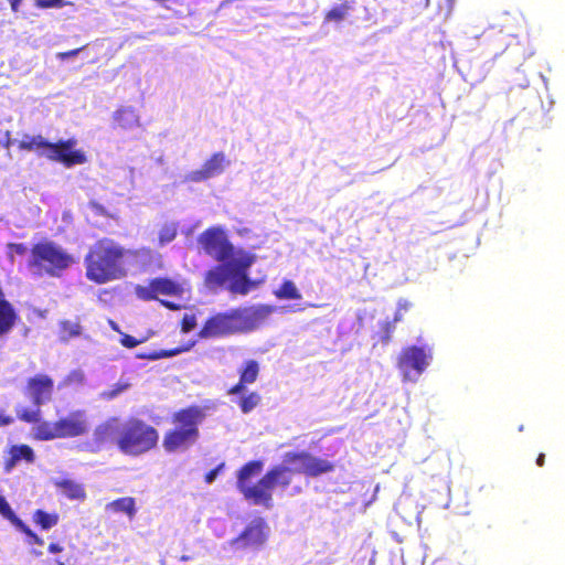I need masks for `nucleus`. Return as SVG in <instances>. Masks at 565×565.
<instances>
[{"mask_svg":"<svg viewBox=\"0 0 565 565\" xmlns=\"http://www.w3.org/2000/svg\"><path fill=\"white\" fill-rule=\"evenodd\" d=\"M286 465H298L291 469L284 465L271 467L255 484L252 479L258 476L264 463L260 460H252L243 465L237 471L236 487L244 499L253 504L271 507L273 490L275 487L287 488L291 483L292 472L303 473L310 478L334 471L335 465L324 458L316 457L309 451H288L284 455Z\"/></svg>","mask_w":565,"mask_h":565,"instance_id":"f257e3e1","label":"nucleus"},{"mask_svg":"<svg viewBox=\"0 0 565 565\" xmlns=\"http://www.w3.org/2000/svg\"><path fill=\"white\" fill-rule=\"evenodd\" d=\"M198 243L202 249L221 263L204 274V285L210 290L222 288L231 279L227 289L234 295H247L257 287V282L247 276L255 256L243 249H236L223 228L212 226L203 231Z\"/></svg>","mask_w":565,"mask_h":565,"instance_id":"f03ea898","label":"nucleus"},{"mask_svg":"<svg viewBox=\"0 0 565 565\" xmlns=\"http://www.w3.org/2000/svg\"><path fill=\"white\" fill-rule=\"evenodd\" d=\"M128 256H137V252L126 249L111 238H100L84 257L85 276L97 285L122 279L128 274Z\"/></svg>","mask_w":565,"mask_h":565,"instance_id":"7ed1b4c3","label":"nucleus"},{"mask_svg":"<svg viewBox=\"0 0 565 565\" xmlns=\"http://www.w3.org/2000/svg\"><path fill=\"white\" fill-rule=\"evenodd\" d=\"M21 422L36 424L33 428V437L40 441L54 439L76 438L84 436L89 430V422L85 411L75 409L55 422L42 420V411L39 408H22L17 413Z\"/></svg>","mask_w":565,"mask_h":565,"instance_id":"20e7f679","label":"nucleus"},{"mask_svg":"<svg viewBox=\"0 0 565 565\" xmlns=\"http://www.w3.org/2000/svg\"><path fill=\"white\" fill-rule=\"evenodd\" d=\"M206 418L205 407L189 405L171 415L172 428L164 431L162 447L167 454L184 451L200 438V425Z\"/></svg>","mask_w":565,"mask_h":565,"instance_id":"39448f33","label":"nucleus"},{"mask_svg":"<svg viewBox=\"0 0 565 565\" xmlns=\"http://www.w3.org/2000/svg\"><path fill=\"white\" fill-rule=\"evenodd\" d=\"M263 312L258 308H234L211 315L198 332L200 339H222L257 328Z\"/></svg>","mask_w":565,"mask_h":565,"instance_id":"423d86ee","label":"nucleus"},{"mask_svg":"<svg viewBox=\"0 0 565 565\" xmlns=\"http://www.w3.org/2000/svg\"><path fill=\"white\" fill-rule=\"evenodd\" d=\"M73 263V256L64 248L44 239L32 245L28 268L39 277H61Z\"/></svg>","mask_w":565,"mask_h":565,"instance_id":"0eeeda50","label":"nucleus"},{"mask_svg":"<svg viewBox=\"0 0 565 565\" xmlns=\"http://www.w3.org/2000/svg\"><path fill=\"white\" fill-rule=\"evenodd\" d=\"M159 431L143 419L129 417L122 422L118 449L127 456L138 457L157 448Z\"/></svg>","mask_w":565,"mask_h":565,"instance_id":"6e6552de","label":"nucleus"},{"mask_svg":"<svg viewBox=\"0 0 565 565\" xmlns=\"http://www.w3.org/2000/svg\"><path fill=\"white\" fill-rule=\"evenodd\" d=\"M76 143L77 141L74 138L56 142L49 141L45 158L50 161L60 162L66 168L84 164L87 158L82 150L75 149Z\"/></svg>","mask_w":565,"mask_h":565,"instance_id":"1a4fd4ad","label":"nucleus"},{"mask_svg":"<svg viewBox=\"0 0 565 565\" xmlns=\"http://www.w3.org/2000/svg\"><path fill=\"white\" fill-rule=\"evenodd\" d=\"M136 296L143 301L158 300L159 295L181 296L183 287L178 281L168 277H157L149 280L147 286L138 285L135 288Z\"/></svg>","mask_w":565,"mask_h":565,"instance_id":"9d476101","label":"nucleus"},{"mask_svg":"<svg viewBox=\"0 0 565 565\" xmlns=\"http://www.w3.org/2000/svg\"><path fill=\"white\" fill-rule=\"evenodd\" d=\"M24 393L35 408L41 409L40 407L53 397L54 381L46 374H36L28 379Z\"/></svg>","mask_w":565,"mask_h":565,"instance_id":"9b49d317","label":"nucleus"},{"mask_svg":"<svg viewBox=\"0 0 565 565\" xmlns=\"http://www.w3.org/2000/svg\"><path fill=\"white\" fill-rule=\"evenodd\" d=\"M429 354L424 348L411 345L404 348L397 359V367L408 376L412 371L420 375L428 366Z\"/></svg>","mask_w":565,"mask_h":565,"instance_id":"f8f14e48","label":"nucleus"},{"mask_svg":"<svg viewBox=\"0 0 565 565\" xmlns=\"http://www.w3.org/2000/svg\"><path fill=\"white\" fill-rule=\"evenodd\" d=\"M227 166H230V160L226 158V154L222 151L215 152L205 160L200 169L189 172L184 180L186 182L200 183L220 175Z\"/></svg>","mask_w":565,"mask_h":565,"instance_id":"ddd939ff","label":"nucleus"},{"mask_svg":"<svg viewBox=\"0 0 565 565\" xmlns=\"http://www.w3.org/2000/svg\"><path fill=\"white\" fill-rule=\"evenodd\" d=\"M266 529L267 525L264 520H255L232 541V544L237 545L239 548L259 547L267 540Z\"/></svg>","mask_w":565,"mask_h":565,"instance_id":"4468645a","label":"nucleus"},{"mask_svg":"<svg viewBox=\"0 0 565 565\" xmlns=\"http://www.w3.org/2000/svg\"><path fill=\"white\" fill-rule=\"evenodd\" d=\"M122 422L118 417H110L96 426L93 433L94 444L100 448L106 445H116L121 435Z\"/></svg>","mask_w":565,"mask_h":565,"instance_id":"2eb2a0df","label":"nucleus"},{"mask_svg":"<svg viewBox=\"0 0 565 565\" xmlns=\"http://www.w3.org/2000/svg\"><path fill=\"white\" fill-rule=\"evenodd\" d=\"M259 363L256 360H246L238 370L239 380L228 390L230 395H236L244 392L247 384H253L259 375Z\"/></svg>","mask_w":565,"mask_h":565,"instance_id":"dca6fc26","label":"nucleus"},{"mask_svg":"<svg viewBox=\"0 0 565 565\" xmlns=\"http://www.w3.org/2000/svg\"><path fill=\"white\" fill-rule=\"evenodd\" d=\"M83 331L84 328L78 317L74 320L62 319L57 323V338L61 343H68L71 340L79 338Z\"/></svg>","mask_w":565,"mask_h":565,"instance_id":"f3484780","label":"nucleus"},{"mask_svg":"<svg viewBox=\"0 0 565 565\" xmlns=\"http://www.w3.org/2000/svg\"><path fill=\"white\" fill-rule=\"evenodd\" d=\"M8 454L9 457L4 461V470L8 472L11 471L19 461L24 460L31 463L35 458L33 449L25 444L11 446Z\"/></svg>","mask_w":565,"mask_h":565,"instance_id":"a211bd4d","label":"nucleus"},{"mask_svg":"<svg viewBox=\"0 0 565 565\" xmlns=\"http://www.w3.org/2000/svg\"><path fill=\"white\" fill-rule=\"evenodd\" d=\"M354 4V0H340V3L333 6L324 12L323 22L337 24L343 22L353 10Z\"/></svg>","mask_w":565,"mask_h":565,"instance_id":"6ab92c4d","label":"nucleus"},{"mask_svg":"<svg viewBox=\"0 0 565 565\" xmlns=\"http://www.w3.org/2000/svg\"><path fill=\"white\" fill-rule=\"evenodd\" d=\"M54 486L70 500L84 501L86 499L84 486L72 479L56 480Z\"/></svg>","mask_w":565,"mask_h":565,"instance_id":"aec40b11","label":"nucleus"},{"mask_svg":"<svg viewBox=\"0 0 565 565\" xmlns=\"http://www.w3.org/2000/svg\"><path fill=\"white\" fill-rule=\"evenodd\" d=\"M49 141L41 135H23L22 139L18 141V148L22 151H34L39 156L45 157L47 151Z\"/></svg>","mask_w":565,"mask_h":565,"instance_id":"412c9836","label":"nucleus"},{"mask_svg":"<svg viewBox=\"0 0 565 565\" xmlns=\"http://www.w3.org/2000/svg\"><path fill=\"white\" fill-rule=\"evenodd\" d=\"M105 510L111 513H125L131 520L137 513L136 500L132 497L118 498L108 502Z\"/></svg>","mask_w":565,"mask_h":565,"instance_id":"4be33fe9","label":"nucleus"},{"mask_svg":"<svg viewBox=\"0 0 565 565\" xmlns=\"http://www.w3.org/2000/svg\"><path fill=\"white\" fill-rule=\"evenodd\" d=\"M192 344L183 345V347H177L169 350H153L150 352L138 354L139 359L149 360V361H157L160 359L171 358L175 356L180 353L186 352L191 349Z\"/></svg>","mask_w":565,"mask_h":565,"instance_id":"5701e85b","label":"nucleus"},{"mask_svg":"<svg viewBox=\"0 0 565 565\" xmlns=\"http://www.w3.org/2000/svg\"><path fill=\"white\" fill-rule=\"evenodd\" d=\"M33 522L42 530H50L58 523L60 516L57 513H49L42 509H38L33 513Z\"/></svg>","mask_w":565,"mask_h":565,"instance_id":"b1692460","label":"nucleus"},{"mask_svg":"<svg viewBox=\"0 0 565 565\" xmlns=\"http://www.w3.org/2000/svg\"><path fill=\"white\" fill-rule=\"evenodd\" d=\"M274 295L278 299L299 300L301 298L300 292L291 280H284Z\"/></svg>","mask_w":565,"mask_h":565,"instance_id":"393cba45","label":"nucleus"},{"mask_svg":"<svg viewBox=\"0 0 565 565\" xmlns=\"http://www.w3.org/2000/svg\"><path fill=\"white\" fill-rule=\"evenodd\" d=\"M177 236H178V224L174 222L164 223L159 230L158 244L160 246H164V245L171 243L172 241H174Z\"/></svg>","mask_w":565,"mask_h":565,"instance_id":"a878e982","label":"nucleus"},{"mask_svg":"<svg viewBox=\"0 0 565 565\" xmlns=\"http://www.w3.org/2000/svg\"><path fill=\"white\" fill-rule=\"evenodd\" d=\"M262 402V396L258 392H249L247 395L239 398L237 405L242 413L248 414L256 408Z\"/></svg>","mask_w":565,"mask_h":565,"instance_id":"bb28decb","label":"nucleus"},{"mask_svg":"<svg viewBox=\"0 0 565 565\" xmlns=\"http://www.w3.org/2000/svg\"><path fill=\"white\" fill-rule=\"evenodd\" d=\"M7 520L10 521L19 531L29 536L34 544L43 545V540L38 536L20 518H18L14 512H12Z\"/></svg>","mask_w":565,"mask_h":565,"instance_id":"cd10ccee","label":"nucleus"},{"mask_svg":"<svg viewBox=\"0 0 565 565\" xmlns=\"http://www.w3.org/2000/svg\"><path fill=\"white\" fill-rule=\"evenodd\" d=\"M7 520L10 521L19 531L29 536L34 544L43 545V540L38 536L20 518H18L14 512H12Z\"/></svg>","mask_w":565,"mask_h":565,"instance_id":"c85d7f7f","label":"nucleus"},{"mask_svg":"<svg viewBox=\"0 0 565 565\" xmlns=\"http://www.w3.org/2000/svg\"><path fill=\"white\" fill-rule=\"evenodd\" d=\"M134 121H136V117L131 110L119 109L114 114L115 126L121 129L129 128Z\"/></svg>","mask_w":565,"mask_h":565,"instance_id":"c756f323","label":"nucleus"},{"mask_svg":"<svg viewBox=\"0 0 565 565\" xmlns=\"http://www.w3.org/2000/svg\"><path fill=\"white\" fill-rule=\"evenodd\" d=\"M147 340L146 337L141 338V339H136L135 337L130 335V334H127V333H121V337H120V344L127 349H134L136 348L137 345L143 343L145 341Z\"/></svg>","mask_w":565,"mask_h":565,"instance_id":"7c9ffc66","label":"nucleus"},{"mask_svg":"<svg viewBox=\"0 0 565 565\" xmlns=\"http://www.w3.org/2000/svg\"><path fill=\"white\" fill-rule=\"evenodd\" d=\"M195 327H196V317H195V315H193V313H191V315L185 313L182 317V320H181V331L183 333H189Z\"/></svg>","mask_w":565,"mask_h":565,"instance_id":"2f4dec72","label":"nucleus"},{"mask_svg":"<svg viewBox=\"0 0 565 565\" xmlns=\"http://www.w3.org/2000/svg\"><path fill=\"white\" fill-rule=\"evenodd\" d=\"M394 329L395 324L391 321H386L381 326L382 343L387 344L391 341Z\"/></svg>","mask_w":565,"mask_h":565,"instance_id":"473e14b6","label":"nucleus"},{"mask_svg":"<svg viewBox=\"0 0 565 565\" xmlns=\"http://www.w3.org/2000/svg\"><path fill=\"white\" fill-rule=\"evenodd\" d=\"M8 249H9V256L10 258L12 259L13 258V254H17L19 256H23L28 253V247L25 244H22V243H9L8 244Z\"/></svg>","mask_w":565,"mask_h":565,"instance_id":"72a5a7b5","label":"nucleus"},{"mask_svg":"<svg viewBox=\"0 0 565 565\" xmlns=\"http://www.w3.org/2000/svg\"><path fill=\"white\" fill-rule=\"evenodd\" d=\"M64 4V0H35V7L40 9L62 8Z\"/></svg>","mask_w":565,"mask_h":565,"instance_id":"f704fd0d","label":"nucleus"},{"mask_svg":"<svg viewBox=\"0 0 565 565\" xmlns=\"http://www.w3.org/2000/svg\"><path fill=\"white\" fill-rule=\"evenodd\" d=\"M129 387V384L128 383H117L115 385L114 388L109 390V391H106L104 392V397L107 398V399H113L115 398L118 394H120L121 392H124L125 390H127Z\"/></svg>","mask_w":565,"mask_h":565,"instance_id":"c9c22d12","label":"nucleus"},{"mask_svg":"<svg viewBox=\"0 0 565 565\" xmlns=\"http://www.w3.org/2000/svg\"><path fill=\"white\" fill-rule=\"evenodd\" d=\"M84 47L85 46L77 47V49L70 50V51H65V52H60V53L56 54V56H57L58 60L65 61L67 58L76 56L81 51L84 50Z\"/></svg>","mask_w":565,"mask_h":565,"instance_id":"e433bc0d","label":"nucleus"},{"mask_svg":"<svg viewBox=\"0 0 565 565\" xmlns=\"http://www.w3.org/2000/svg\"><path fill=\"white\" fill-rule=\"evenodd\" d=\"M12 512H13V510L11 509V507L8 503V501L6 500V498L0 495V513H1V515L7 519Z\"/></svg>","mask_w":565,"mask_h":565,"instance_id":"4c0bfd02","label":"nucleus"},{"mask_svg":"<svg viewBox=\"0 0 565 565\" xmlns=\"http://www.w3.org/2000/svg\"><path fill=\"white\" fill-rule=\"evenodd\" d=\"M159 301H160V303H161L164 308H167V309H169V310L177 311V310H180V309H181V305H179V303H175V302H172V301H169V300H163V299H161V300H159Z\"/></svg>","mask_w":565,"mask_h":565,"instance_id":"58836bf2","label":"nucleus"},{"mask_svg":"<svg viewBox=\"0 0 565 565\" xmlns=\"http://www.w3.org/2000/svg\"><path fill=\"white\" fill-rule=\"evenodd\" d=\"M12 423L13 417L0 411V427L11 425Z\"/></svg>","mask_w":565,"mask_h":565,"instance_id":"ea45409f","label":"nucleus"},{"mask_svg":"<svg viewBox=\"0 0 565 565\" xmlns=\"http://www.w3.org/2000/svg\"><path fill=\"white\" fill-rule=\"evenodd\" d=\"M412 307V303L406 299H401L397 302V310L402 311L403 313L407 310H409Z\"/></svg>","mask_w":565,"mask_h":565,"instance_id":"a19ab883","label":"nucleus"},{"mask_svg":"<svg viewBox=\"0 0 565 565\" xmlns=\"http://www.w3.org/2000/svg\"><path fill=\"white\" fill-rule=\"evenodd\" d=\"M47 551H49L50 553L55 554V553H60V552H62V551H63V547H62L60 544H57V543H51V544L49 545V547H47Z\"/></svg>","mask_w":565,"mask_h":565,"instance_id":"79ce46f5","label":"nucleus"},{"mask_svg":"<svg viewBox=\"0 0 565 565\" xmlns=\"http://www.w3.org/2000/svg\"><path fill=\"white\" fill-rule=\"evenodd\" d=\"M216 475H217V469H213V470L209 471L205 476V481L207 483H211L215 479Z\"/></svg>","mask_w":565,"mask_h":565,"instance_id":"37998d69","label":"nucleus"},{"mask_svg":"<svg viewBox=\"0 0 565 565\" xmlns=\"http://www.w3.org/2000/svg\"><path fill=\"white\" fill-rule=\"evenodd\" d=\"M10 2L11 10L18 12L22 0H8Z\"/></svg>","mask_w":565,"mask_h":565,"instance_id":"c03bdc74","label":"nucleus"},{"mask_svg":"<svg viewBox=\"0 0 565 565\" xmlns=\"http://www.w3.org/2000/svg\"><path fill=\"white\" fill-rule=\"evenodd\" d=\"M402 320H403V312L396 309V311L394 313V318L391 322H394V324H396L397 322H399Z\"/></svg>","mask_w":565,"mask_h":565,"instance_id":"a18cd8bd","label":"nucleus"},{"mask_svg":"<svg viewBox=\"0 0 565 565\" xmlns=\"http://www.w3.org/2000/svg\"><path fill=\"white\" fill-rule=\"evenodd\" d=\"M545 463V455L544 454H540L536 458V465L539 467H543Z\"/></svg>","mask_w":565,"mask_h":565,"instance_id":"49530a36","label":"nucleus"},{"mask_svg":"<svg viewBox=\"0 0 565 565\" xmlns=\"http://www.w3.org/2000/svg\"><path fill=\"white\" fill-rule=\"evenodd\" d=\"M446 4H447V14H448L451 12V10L454 8L455 0H446Z\"/></svg>","mask_w":565,"mask_h":565,"instance_id":"de8ad7c7","label":"nucleus"},{"mask_svg":"<svg viewBox=\"0 0 565 565\" xmlns=\"http://www.w3.org/2000/svg\"><path fill=\"white\" fill-rule=\"evenodd\" d=\"M57 565H65L63 562H57Z\"/></svg>","mask_w":565,"mask_h":565,"instance_id":"09e8293b","label":"nucleus"},{"mask_svg":"<svg viewBox=\"0 0 565 565\" xmlns=\"http://www.w3.org/2000/svg\"><path fill=\"white\" fill-rule=\"evenodd\" d=\"M426 1L428 2L429 0H426Z\"/></svg>","mask_w":565,"mask_h":565,"instance_id":"8fccbe9b","label":"nucleus"}]
</instances>
